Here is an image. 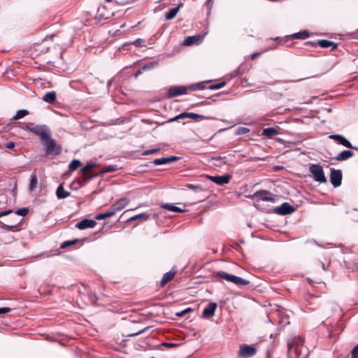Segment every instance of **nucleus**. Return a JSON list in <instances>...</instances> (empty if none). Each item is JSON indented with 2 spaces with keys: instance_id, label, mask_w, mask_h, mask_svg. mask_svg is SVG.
Segmentation results:
<instances>
[{
  "instance_id": "nucleus-28",
  "label": "nucleus",
  "mask_w": 358,
  "mask_h": 358,
  "mask_svg": "<svg viewBox=\"0 0 358 358\" xmlns=\"http://www.w3.org/2000/svg\"><path fill=\"white\" fill-rule=\"evenodd\" d=\"M162 208L164 209L170 210V211L177 212V213H182V212L185 211L184 209H182L179 207L175 206H173L172 204H169V203H164V204L162 205Z\"/></svg>"
},
{
  "instance_id": "nucleus-18",
  "label": "nucleus",
  "mask_w": 358,
  "mask_h": 358,
  "mask_svg": "<svg viewBox=\"0 0 358 358\" xmlns=\"http://www.w3.org/2000/svg\"><path fill=\"white\" fill-rule=\"evenodd\" d=\"M230 282L234 283L238 286H245L249 285L250 282L245 279H243L241 277H238L236 275H232L231 278Z\"/></svg>"
},
{
  "instance_id": "nucleus-58",
  "label": "nucleus",
  "mask_w": 358,
  "mask_h": 358,
  "mask_svg": "<svg viewBox=\"0 0 358 358\" xmlns=\"http://www.w3.org/2000/svg\"><path fill=\"white\" fill-rule=\"evenodd\" d=\"M107 2H110L112 0H106Z\"/></svg>"
},
{
  "instance_id": "nucleus-51",
  "label": "nucleus",
  "mask_w": 358,
  "mask_h": 358,
  "mask_svg": "<svg viewBox=\"0 0 358 358\" xmlns=\"http://www.w3.org/2000/svg\"><path fill=\"white\" fill-rule=\"evenodd\" d=\"M143 70H142V68L138 70L134 74L135 78H138L143 73Z\"/></svg>"
},
{
  "instance_id": "nucleus-49",
  "label": "nucleus",
  "mask_w": 358,
  "mask_h": 358,
  "mask_svg": "<svg viewBox=\"0 0 358 358\" xmlns=\"http://www.w3.org/2000/svg\"><path fill=\"white\" fill-rule=\"evenodd\" d=\"M6 147L8 149H12V148H13L15 147V143L11 142V141L8 142V143H6Z\"/></svg>"
},
{
  "instance_id": "nucleus-25",
  "label": "nucleus",
  "mask_w": 358,
  "mask_h": 358,
  "mask_svg": "<svg viewBox=\"0 0 358 358\" xmlns=\"http://www.w3.org/2000/svg\"><path fill=\"white\" fill-rule=\"evenodd\" d=\"M149 217H150L149 215H148L146 213H141V214L136 215L132 216L130 218H129L127 220V222L131 223L137 220H141L143 221H146L149 219Z\"/></svg>"
},
{
  "instance_id": "nucleus-5",
  "label": "nucleus",
  "mask_w": 358,
  "mask_h": 358,
  "mask_svg": "<svg viewBox=\"0 0 358 358\" xmlns=\"http://www.w3.org/2000/svg\"><path fill=\"white\" fill-rule=\"evenodd\" d=\"M45 152L47 155H59L61 152V148L56 145L55 141L51 138V136L50 138L45 140Z\"/></svg>"
},
{
  "instance_id": "nucleus-52",
  "label": "nucleus",
  "mask_w": 358,
  "mask_h": 358,
  "mask_svg": "<svg viewBox=\"0 0 358 358\" xmlns=\"http://www.w3.org/2000/svg\"><path fill=\"white\" fill-rule=\"evenodd\" d=\"M260 55V53L259 52H255V53H253L252 55H251V59H255L257 56H259Z\"/></svg>"
},
{
  "instance_id": "nucleus-21",
  "label": "nucleus",
  "mask_w": 358,
  "mask_h": 358,
  "mask_svg": "<svg viewBox=\"0 0 358 358\" xmlns=\"http://www.w3.org/2000/svg\"><path fill=\"white\" fill-rule=\"evenodd\" d=\"M175 275H176L175 271H170L166 273L164 275V276L161 280V285L162 286L165 285L167 282L171 281L174 278Z\"/></svg>"
},
{
  "instance_id": "nucleus-29",
  "label": "nucleus",
  "mask_w": 358,
  "mask_h": 358,
  "mask_svg": "<svg viewBox=\"0 0 358 358\" xmlns=\"http://www.w3.org/2000/svg\"><path fill=\"white\" fill-rule=\"evenodd\" d=\"M180 8V6L179 5L178 6L171 9L169 12H167L166 13V20L173 19L176 16L177 13H178Z\"/></svg>"
},
{
  "instance_id": "nucleus-7",
  "label": "nucleus",
  "mask_w": 358,
  "mask_h": 358,
  "mask_svg": "<svg viewBox=\"0 0 358 358\" xmlns=\"http://www.w3.org/2000/svg\"><path fill=\"white\" fill-rule=\"evenodd\" d=\"M185 118H191V119L195 120L196 121H201V120L207 119L206 117L201 115H199V114L194 113L185 112V113H182L180 115L170 119L169 122H174V121H178L179 120H182V119H185Z\"/></svg>"
},
{
  "instance_id": "nucleus-30",
  "label": "nucleus",
  "mask_w": 358,
  "mask_h": 358,
  "mask_svg": "<svg viewBox=\"0 0 358 358\" xmlns=\"http://www.w3.org/2000/svg\"><path fill=\"white\" fill-rule=\"evenodd\" d=\"M118 169L117 165H108L103 168L98 175H102L106 173L115 172Z\"/></svg>"
},
{
  "instance_id": "nucleus-3",
  "label": "nucleus",
  "mask_w": 358,
  "mask_h": 358,
  "mask_svg": "<svg viewBox=\"0 0 358 358\" xmlns=\"http://www.w3.org/2000/svg\"><path fill=\"white\" fill-rule=\"evenodd\" d=\"M203 83H199L195 85H191L189 86H171L169 89L168 92V97L173 98L180 95H183L187 94L188 89H192L193 90L203 89Z\"/></svg>"
},
{
  "instance_id": "nucleus-50",
  "label": "nucleus",
  "mask_w": 358,
  "mask_h": 358,
  "mask_svg": "<svg viewBox=\"0 0 358 358\" xmlns=\"http://www.w3.org/2000/svg\"><path fill=\"white\" fill-rule=\"evenodd\" d=\"M146 328L141 330V331H139L137 333H135V334H129V336H138L142 333H143L145 331Z\"/></svg>"
},
{
  "instance_id": "nucleus-46",
  "label": "nucleus",
  "mask_w": 358,
  "mask_h": 358,
  "mask_svg": "<svg viewBox=\"0 0 358 358\" xmlns=\"http://www.w3.org/2000/svg\"><path fill=\"white\" fill-rule=\"evenodd\" d=\"M155 63H152V62H150L149 64H146L142 67V70L146 71V70L150 69L155 66Z\"/></svg>"
},
{
  "instance_id": "nucleus-22",
  "label": "nucleus",
  "mask_w": 358,
  "mask_h": 358,
  "mask_svg": "<svg viewBox=\"0 0 358 358\" xmlns=\"http://www.w3.org/2000/svg\"><path fill=\"white\" fill-rule=\"evenodd\" d=\"M56 96L55 92H49L44 95L43 100L48 103H53L56 101Z\"/></svg>"
},
{
  "instance_id": "nucleus-45",
  "label": "nucleus",
  "mask_w": 358,
  "mask_h": 358,
  "mask_svg": "<svg viewBox=\"0 0 358 358\" xmlns=\"http://www.w3.org/2000/svg\"><path fill=\"white\" fill-rule=\"evenodd\" d=\"M351 358H358V345L355 346L352 351Z\"/></svg>"
},
{
  "instance_id": "nucleus-33",
  "label": "nucleus",
  "mask_w": 358,
  "mask_h": 358,
  "mask_svg": "<svg viewBox=\"0 0 358 358\" xmlns=\"http://www.w3.org/2000/svg\"><path fill=\"white\" fill-rule=\"evenodd\" d=\"M81 164V162L78 159H73L69 165V169L70 171H73L76 170Z\"/></svg>"
},
{
  "instance_id": "nucleus-10",
  "label": "nucleus",
  "mask_w": 358,
  "mask_h": 358,
  "mask_svg": "<svg viewBox=\"0 0 358 358\" xmlns=\"http://www.w3.org/2000/svg\"><path fill=\"white\" fill-rule=\"evenodd\" d=\"M295 208L289 203L285 202L274 209L275 213L281 215H289L294 213Z\"/></svg>"
},
{
  "instance_id": "nucleus-23",
  "label": "nucleus",
  "mask_w": 358,
  "mask_h": 358,
  "mask_svg": "<svg viewBox=\"0 0 358 358\" xmlns=\"http://www.w3.org/2000/svg\"><path fill=\"white\" fill-rule=\"evenodd\" d=\"M278 134V131L273 127H268L263 129L262 135L268 138H272L273 136Z\"/></svg>"
},
{
  "instance_id": "nucleus-16",
  "label": "nucleus",
  "mask_w": 358,
  "mask_h": 358,
  "mask_svg": "<svg viewBox=\"0 0 358 358\" xmlns=\"http://www.w3.org/2000/svg\"><path fill=\"white\" fill-rule=\"evenodd\" d=\"M217 308V304L215 303H210L203 310V317L213 316L215 314V311Z\"/></svg>"
},
{
  "instance_id": "nucleus-53",
  "label": "nucleus",
  "mask_w": 358,
  "mask_h": 358,
  "mask_svg": "<svg viewBox=\"0 0 358 358\" xmlns=\"http://www.w3.org/2000/svg\"><path fill=\"white\" fill-rule=\"evenodd\" d=\"M213 0H207V6L210 8L212 7Z\"/></svg>"
},
{
  "instance_id": "nucleus-24",
  "label": "nucleus",
  "mask_w": 358,
  "mask_h": 358,
  "mask_svg": "<svg viewBox=\"0 0 358 358\" xmlns=\"http://www.w3.org/2000/svg\"><path fill=\"white\" fill-rule=\"evenodd\" d=\"M318 45L323 48H327L332 46V49L337 48V45L334 42L328 40H320L317 42Z\"/></svg>"
},
{
  "instance_id": "nucleus-15",
  "label": "nucleus",
  "mask_w": 358,
  "mask_h": 358,
  "mask_svg": "<svg viewBox=\"0 0 358 358\" xmlns=\"http://www.w3.org/2000/svg\"><path fill=\"white\" fill-rule=\"evenodd\" d=\"M96 224V221L93 220L84 219L76 224V227L79 229H85L88 228H94Z\"/></svg>"
},
{
  "instance_id": "nucleus-4",
  "label": "nucleus",
  "mask_w": 358,
  "mask_h": 358,
  "mask_svg": "<svg viewBox=\"0 0 358 358\" xmlns=\"http://www.w3.org/2000/svg\"><path fill=\"white\" fill-rule=\"evenodd\" d=\"M309 171L315 181L320 183L327 182L323 169L320 165L311 164L309 167Z\"/></svg>"
},
{
  "instance_id": "nucleus-32",
  "label": "nucleus",
  "mask_w": 358,
  "mask_h": 358,
  "mask_svg": "<svg viewBox=\"0 0 358 358\" xmlns=\"http://www.w3.org/2000/svg\"><path fill=\"white\" fill-rule=\"evenodd\" d=\"M37 182L38 179L35 173H32L31 176V180L29 185V189L31 191L34 190L36 187Z\"/></svg>"
},
{
  "instance_id": "nucleus-39",
  "label": "nucleus",
  "mask_w": 358,
  "mask_h": 358,
  "mask_svg": "<svg viewBox=\"0 0 358 358\" xmlns=\"http://www.w3.org/2000/svg\"><path fill=\"white\" fill-rule=\"evenodd\" d=\"M295 36L297 38L305 39V38H307L309 36V35L307 32L303 31V32H299V33L296 34Z\"/></svg>"
},
{
  "instance_id": "nucleus-11",
  "label": "nucleus",
  "mask_w": 358,
  "mask_h": 358,
  "mask_svg": "<svg viewBox=\"0 0 358 358\" xmlns=\"http://www.w3.org/2000/svg\"><path fill=\"white\" fill-rule=\"evenodd\" d=\"M329 138L333 139L336 141H337L339 144L348 148H355L352 143L346 139L344 136L340 134H332L330 135Z\"/></svg>"
},
{
  "instance_id": "nucleus-48",
  "label": "nucleus",
  "mask_w": 358,
  "mask_h": 358,
  "mask_svg": "<svg viewBox=\"0 0 358 358\" xmlns=\"http://www.w3.org/2000/svg\"><path fill=\"white\" fill-rule=\"evenodd\" d=\"M12 212H13V210H3V211H1L0 212V217L8 215L10 213H11Z\"/></svg>"
},
{
  "instance_id": "nucleus-36",
  "label": "nucleus",
  "mask_w": 358,
  "mask_h": 358,
  "mask_svg": "<svg viewBox=\"0 0 358 358\" xmlns=\"http://www.w3.org/2000/svg\"><path fill=\"white\" fill-rule=\"evenodd\" d=\"M250 131V129L247 127H240L236 130V134L238 135L245 134Z\"/></svg>"
},
{
  "instance_id": "nucleus-14",
  "label": "nucleus",
  "mask_w": 358,
  "mask_h": 358,
  "mask_svg": "<svg viewBox=\"0 0 358 358\" xmlns=\"http://www.w3.org/2000/svg\"><path fill=\"white\" fill-rule=\"evenodd\" d=\"M129 203V199L128 198H121L111 206V208L113 210H114L115 214L116 212L120 211L126 207Z\"/></svg>"
},
{
  "instance_id": "nucleus-35",
  "label": "nucleus",
  "mask_w": 358,
  "mask_h": 358,
  "mask_svg": "<svg viewBox=\"0 0 358 358\" xmlns=\"http://www.w3.org/2000/svg\"><path fill=\"white\" fill-rule=\"evenodd\" d=\"M185 187L189 189L194 190V191H201L202 187L200 185H195L193 184H187L185 185Z\"/></svg>"
},
{
  "instance_id": "nucleus-9",
  "label": "nucleus",
  "mask_w": 358,
  "mask_h": 358,
  "mask_svg": "<svg viewBox=\"0 0 358 358\" xmlns=\"http://www.w3.org/2000/svg\"><path fill=\"white\" fill-rule=\"evenodd\" d=\"M252 197L263 201H275L273 195L270 192L266 190L258 191L252 195Z\"/></svg>"
},
{
  "instance_id": "nucleus-1",
  "label": "nucleus",
  "mask_w": 358,
  "mask_h": 358,
  "mask_svg": "<svg viewBox=\"0 0 358 358\" xmlns=\"http://www.w3.org/2000/svg\"><path fill=\"white\" fill-rule=\"evenodd\" d=\"M303 339L301 337H295L292 343L288 347L289 358H308V350L303 345Z\"/></svg>"
},
{
  "instance_id": "nucleus-34",
  "label": "nucleus",
  "mask_w": 358,
  "mask_h": 358,
  "mask_svg": "<svg viewBox=\"0 0 358 358\" xmlns=\"http://www.w3.org/2000/svg\"><path fill=\"white\" fill-rule=\"evenodd\" d=\"M216 275L230 282L232 274L227 273L224 271H218L216 273Z\"/></svg>"
},
{
  "instance_id": "nucleus-6",
  "label": "nucleus",
  "mask_w": 358,
  "mask_h": 358,
  "mask_svg": "<svg viewBox=\"0 0 358 358\" xmlns=\"http://www.w3.org/2000/svg\"><path fill=\"white\" fill-rule=\"evenodd\" d=\"M257 350L253 345L242 344L239 348L238 356L244 358H248L254 356Z\"/></svg>"
},
{
  "instance_id": "nucleus-37",
  "label": "nucleus",
  "mask_w": 358,
  "mask_h": 358,
  "mask_svg": "<svg viewBox=\"0 0 358 358\" xmlns=\"http://www.w3.org/2000/svg\"><path fill=\"white\" fill-rule=\"evenodd\" d=\"M226 85L225 82H221L215 85H210L209 87L210 90H219L222 88Z\"/></svg>"
},
{
  "instance_id": "nucleus-8",
  "label": "nucleus",
  "mask_w": 358,
  "mask_h": 358,
  "mask_svg": "<svg viewBox=\"0 0 358 358\" xmlns=\"http://www.w3.org/2000/svg\"><path fill=\"white\" fill-rule=\"evenodd\" d=\"M342 172L339 169H331L330 181L335 187H338L341 185Z\"/></svg>"
},
{
  "instance_id": "nucleus-43",
  "label": "nucleus",
  "mask_w": 358,
  "mask_h": 358,
  "mask_svg": "<svg viewBox=\"0 0 358 358\" xmlns=\"http://www.w3.org/2000/svg\"><path fill=\"white\" fill-rule=\"evenodd\" d=\"M15 226V225H8V224H6L0 222V227L3 229H6L7 231L12 229V228H13Z\"/></svg>"
},
{
  "instance_id": "nucleus-27",
  "label": "nucleus",
  "mask_w": 358,
  "mask_h": 358,
  "mask_svg": "<svg viewBox=\"0 0 358 358\" xmlns=\"http://www.w3.org/2000/svg\"><path fill=\"white\" fill-rule=\"evenodd\" d=\"M201 39H202V37L200 36H188L184 41V45H192L194 43H196L200 41Z\"/></svg>"
},
{
  "instance_id": "nucleus-20",
  "label": "nucleus",
  "mask_w": 358,
  "mask_h": 358,
  "mask_svg": "<svg viewBox=\"0 0 358 358\" xmlns=\"http://www.w3.org/2000/svg\"><path fill=\"white\" fill-rule=\"evenodd\" d=\"M56 195L59 199H62L68 197L70 195V192L64 189L63 185H60L57 189Z\"/></svg>"
},
{
  "instance_id": "nucleus-17",
  "label": "nucleus",
  "mask_w": 358,
  "mask_h": 358,
  "mask_svg": "<svg viewBox=\"0 0 358 358\" xmlns=\"http://www.w3.org/2000/svg\"><path fill=\"white\" fill-rule=\"evenodd\" d=\"M176 160H177V157H174V156L169 157H162V158L155 159L153 161V164L155 165L166 164H171Z\"/></svg>"
},
{
  "instance_id": "nucleus-57",
  "label": "nucleus",
  "mask_w": 358,
  "mask_h": 358,
  "mask_svg": "<svg viewBox=\"0 0 358 358\" xmlns=\"http://www.w3.org/2000/svg\"><path fill=\"white\" fill-rule=\"evenodd\" d=\"M133 210V209L125 210V212H124V213H127L128 211H129V210Z\"/></svg>"
},
{
  "instance_id": "nucleus-13",
  "label": "nucleus",
  "mask_w": 358,
  "mask_h": 358,
  "mask_svg": "<svg viewBox=\"0 0 358 358\" xmlns=\"http://www.w3.org/2000/svg\"><path fill=\"white\" fill-rule=\"evenodd\" d=\"M209 179L219 185H223L229 182L231 176L229 175L209 176Z\"/></svg>"
},
{
  "instance_id": "nucleus-55",
  "label": "nucleus",
  "mask_w": 358,
  "mask_h": 358,
  "mask_svg": "<svg viewBox=\"0 0 358 358\" xmlns=\"http://www.w3.org/2000/svg\"><path fill=\"white\" fill-rule=\"evenodd\" d=\"M187 311V310H185L182 314H180V316H182L185 314V313H186Z\"/></svg>"
},
{
  "instance_id": "nucleus-41",
  "label": "nucleus",
  "mask_w": 358,
  "mask_h": 358,
  "mask_svg": "<svg viewBox=\"0 0 358 358\" xmlns=\"http://www.w3.org/2000/svg\"><path fill=\"white\" fill-rule=\"evenodd\" d=\"M28 211L29 210L27 208H24L18 209L15 213L19 215L24 216L28 213Z\"/></svg>"
},
{
  "instance_id": "nucleus-38",
  "label": "nucleus",
  "mask_w": 358,
  "mask_h": 358,
  "mask_svg": "<svg viewBox=\"0 0 358 358\" xmlns=\"http://www.w3.org/2000/svg\"><path fill=\"white\" fill-rule=\"evenodd\" d=\"M159 150V148L147 150L143 152V155L148 156V155H152L154 153H157Z\"/></svg>"
},
{
  "instance_id": "nucleus-56",
  "label": "nucleus",
  "mask_w": 358,
  "mask_h": 358,
  "mask_svg": "<svg viewBox=\"0 0 358 358\" xmlns=\"http://www.w3.org/2000/svg\"><path fill=\"white\" fill-rule=\"evenodd\" d=\"M322 267H323V269H324V270H326V268H325V266H324V264H322Z\"/></svg>"
},
{
  "instance_id": "nucleus-47",
  "label": "nucleus",
  "mask_w": 358,
  "mask_h": 358,
  "mask_svg": "<svg viewBox=\"0 0 358 358\" xmlns=\"http://www.w3.org/2000/svg\"><path fill=\"white\" fill-rule=\"evenodd\" d=\"M10 311V308H6V307L0 308V315L8 313Z\"/></svg>"
},
{
  "instance_id": "nucleus-40",
  "label": "nucleus",
  "mask_w": 358,
  "mask_h": 358,
  "mask_svg": "<svg viewBox=\"0 0 358 358\" xmlns=\"http://www.w3.org/2000/svg\"><path fill=\"white\" fill-rule=\"evenodd\" d=\"M77 242V240H74V241H65L64 242L62 245H61V248H66L70 245H73L74 243H76Z\"/></svg>"
},
{
  "instance_id": "nucleus-31",
  "label": "nucleus",
  "mask_w": 358,
  "mask_h": 358,
  "mask_svg": "<svg viewBox=\"0 0 358 358\" xmlns=\"http://www.w3.org/2000/svg\"><path fill=\"white\" fill-rule=\"evenodd\" d=\"M29 112L27 110H25V109L19 110L16 112L15 115H14L13 117V120H17L21 119V118L25 117L26 115H29Z\"/></svg>"
},
{
  "instance_id": "nucleus-12",
  "label": "nucleus",
  "mask_w": 358,
  "mask_h": 358,
  "mask_svg": "<svg viewBox=\"0 0 358 358\" xmlns=\"http://www.w3.org/2000/svg\"><path fill=\"white\" fill-rule=\"evenodd\" d=\"M97 166V164H95V163H91V164H87L85 166H84L82 169H81V172H82V174L83 176V177L85 178V180H89L90 179H92V178L98 176V174H95V175H89V173L90 171Z\"/></svg>"
},
{
  "instance_id": "nucleus-19",
  "label": "nucleus",
  "mask_w": 358,
  "mask_h": 358,
  "mask_svg": "<svg viewBox=\"0 0 358 358\" xmlns=\"http://www.w3.org/2000/svg\"><path fill=\"white\" fill-rule=\"evenodd\" d=\"M354 155V153L350 150H343L336 157L337 161H345Z\"/></svg>"
},
{
  "instance_id": "nucleus-42",
  "label": "nucleus",
  "mask_w": 358,
  "mask_h": 358,
  "mask_svg": "<svg viewBox=\"0 0 358 358\" xmlns=\"http://www.w3.org/2000/svg\"><path fill=\"white\" fill-rule=\"evenodd\" d=\"M135 0H115V3L120 5H127L134 2Z\"/></svg>"
},
{
  "instance_id": "nucleus-44",
  "label": "nucleus",
  "mask_w": 358,
  "mask_h": 358,
  "mask_svg": "<svg viewBox=\"0 0 358 358\" xmlns=\"http://www.w3.org/2000/svg\"><path fill=\"white\" fill-rule=\"evenodd\" d=\"M131 43L135 45L136 46L141 47V46L144 45H143L144 41L143 39L138 38L136 41H134V42H132Z\"/></svg>"
},
{
  "instance_id": "nucleus-26",
  "label": "nucleus",
  "mask_w": 358,
  "mask_h": 358,
  "mask_svg": "<svg viewBox=\"0 0 358 358\" xmlns=\"http://www.w3.org/2000/svg\"><path fill=\"white\" fill-rule=\"evenodd\" d=\"M115 215V214L114 213V210H113L112 208H110V209H109L108 210H107L105 213H101L97 214L96 215L95 218L98 220H101L106 219L107 217H113Z\"/></svg>"
},
{
  "instance_id": "nucleus-54",
  "label": "nucleus",
  "mask_w": 358,
  "mask_h": 358,
  "mask_svg": "<svg viewBox=\"0 0 358 358\" xmlns=\"http://www.w3.org/2000/svg\"><path fill=\"white\" fill-rule=\"evenodd\" d=\"M55 35H50V36H47L45 39H47L48 38H50V39L53 38Z\"/></svg>"
},
{
  "instance_id": "nucleus-2",
  "label": "nucleus",
  "mask_w": 358,
  "mask_h": 358,
  "mask_svg": "<svg viewBox=\"0 0 358 358\" xmlns=\"http://www.w3.org/2000/svg\"><path fill=\"white\" fill-rule=\"evenodd\" d=\"M22 129L38 136L41 141L48 139L51 136V131L45 124L36 125L34 123L29 122L25 124Z\"/></svg>"
}]
</instances>
